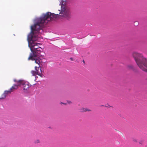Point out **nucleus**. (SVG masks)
<instances>
[{
	"mask_svg": "<svg viewBox=\"0 0 147 147\" xmlns=\"http://www.w3.org/2000/svg\"><path fill=\"white\" fill-rule=\"evenodd\" d=\"M48 16H47L45 19L43 20L36 18L34 21V25L31 26V31L28 37V46L31 51L28 59L29 60H34L39 58L38 57V54L41 53L42 49L38 46L39 43H35L34 41L37 40V34L40 33L39 31L43 26L44 22H47L46 20H47Z\"/></svg>",
	"mask_w": 147,
	"mask_h": 147,
	"instance_id": "obj_1",
	"label": "nucleus"
},
{
	"mask_svg": "<svg viewBox=\"0 0 147 147\" xmlns=\"http://www.w3.org/2000/svg\"><path fill=\"white\" fill-rule=\"evenodd\" d=\"M59 15L57 14H55L54 13H52L50 12H47L46 13H43L41 16L39 18H37L38 19H41L42 20L45 19L47 16L48 17L47 19V22H44L45 24H47L48 21L52 20L53 18H57V17L61 16L65 18L67 20H69L71 18V12L70 9L68 7H65L61 9L60 11L59 10Z\"/></svg>",
	"mask_w": 147,
	"mask_h": 147,
	"instance_id": "obj_2",
	"label": "nucleus"
},
{
	"mask_svg": "<svg viewBox=\"0 0 147 147\" xmlns=\"http://www.w3.org/2000/svg\"><path fill=\"white\" fill-rule=\"evenodd\" d=\"M132 55L139 67L147 72V59L144 58L142 54L136 52H133Z\"/></svg>",
	"mask_w": 147,
	"mask_h": 147,
	"instance_id": "obj_3",
	"label": "nucleus"
},
{
	"mask_svg": "<svg viewBox=\"0 0 147 147\" xmlns=\"http://www.w3.org/2000/svg\"><path fill=\"white\" fill-rule=\"evenodd\" d=\"M14 81L17 84H18V85H20V86L21 85L23 86V88L24 90H27V89L30 86L28 82H25L23 80H17L16 79L14 80Z\"/></svg>",
	"mask_w": 147,
	"mask_h": 147,
	"instance_id": "obj_4",
	"label": "nucleus"
},
{
	"mask_svg": "<svg viewBox=\"0 0 147 147\" xmlns=\"http://www.w3.org/2000/svg\"><path fill=\"white\" fill-rule=\"evenodd\" d=\"M35 59L34 60H31L32 61H35V62L37 64V65L35 66V69L36 70V71H38V72H39L38 70L39 69V68L40 67V64L41 62V59L40 58H35V59Z\"/></svg>",
	"mask_w": 147,
	"mask_h": 147,
	"instance_id": "obj_5",
	"label": "nucleus"
},
{
	"mask_svg": "<svg viewBox=\"0 0 147 147\" xmlns=\"http://www.w3.org/2000/svg\"><path fill=\"white\" fill-rule=\"evenodd\" d=\"M11 92L9 89L8 90H5L4 91V93L2 94L1 97L0 98L4 99L5 98L8 94H10Z\"/></svg>",
	"mask_w": 147,
	"mask_h": 147,
	"instance_id": "obj_6",
	"label": "nucleus"
},
{
	"mask_svg": "<svg viewBox=\"0 0 147 147\" xmlns=\"http://www.w3.org/2000/svg\"><path fill=\"white\" fill-rule=\"evenodd\" d=\"M19 86H20V85H18V84H17V85L15 84H13V86L10 88L9 90L11 91L12 92L14 90L17 89Z\"/></svg>",
	"mask_w": 147,
	"mask_h": 147,
	"instance_id": "obj_7",
	"label": "nucleus"
},
{
	"mask_svg": "<svg viewBox=\"0 0 147 147\" xmlns=\"http://www.w3.org/2000/svg\"><path fill=\"white\" fill-rule=\"evenodd\" d=\"M80 111L81 112H86L87 111H91L92 110L87 108H82L80 109Z\"/></svg>",
	"mask_w": 147,
	"mask_h": 147,
	"instance_id": "obj_8",
	"label": "nucleus"
},
{
	"mask_svg": "<svg viewBox=\"0 0 147 147\" xmlns=\"http://www.w3.org/2000/svg\"><path fill=\"white\" fill-rule=\"evenodd\" d=\"M31 73L32 74V75L34 76H36L37 75H39L40 73L39 72L32 70L31 71Z\"/></svg>",
	"mask_w": 147,
	"mask_h": 147,
	"instance_id": "obj_9",
	"label": "nucleus"
},
{
	"mask_svg": "<svg viewBox=\"0 0 147 147\" xmlns=\"http://www.w3.org/2000/svg\"><path fill=\"white\" fill-rule=\"evenodd\" d=\"M127 67L128 69H133V65H127Z\"/></svg>",
	"mask_w": 147,
	"mask_h": 147,
	"instance_id": "obj_10",
	"label": "nucleus"
},
{
	"mask_svg": "<svg viewBox=\"0 0 147 147\" xmlns=\"http://www.w3.org/2000/svg\"><path fill=\"white\" fill-rule=\"evenodd\" d=\"M138 25V23L137 22H135L134 23V25L135 26H137Z\"/></svg>",
	"mask_w": 147,
	"mask_h": 147,
	"instance_id": "obj_11",
	"label": "nucleus"
},
{
	"mask_svg": "<svg viewBox=\"0 0 147 147\" xmlns=\"http://www.w3.org/2000/svg\"><path fill=\"white\" fill-rule=\"evenodd\" d=\"M133 141L135 142H137V140L136 138H133Z\"/></svg>",
	"mask_w": 147,
	"mask_h": 147,
	"instance_id": "obj_12",
	"label": "nucleus"
},
{
	"mask_svg": "<svg viewBox=\"0 0 147 147\" xmlns=\"http://www.w3.org/2000/svg\"><path fill=\"white\" fill-rule=\"evenodd\" d=\"M40 142L39 140H36L35 141V143H38Z\"/></svg>",
	"mask_w": 147,
	"mask_h": 147,
	"instance_id": "obj_13",
	"label": "nucleus"
},
{
	"mask_svg": "<svg viewBox=\"0 0 147 147\" xmlns=\"http://www.w3.org/2000/svg\"><path fill=\"white\" fill-rule=\"evenodd\" d=\"M67 103L69 104H70L72 103L70 101H67Z\"/></svg>",
	"mask_w": 147,
	"mask_h": 147,
	"instance_id": "obj_14",
	"label": "nucleus"
},
{
	"mask_svg": "<svg viewBox=\"0 0 147 147\" xmlns=\"http://www.w3.org/2000/svg\"><path fill=\"white\" fill-rule=\"evenodd\" d=\"M139 143L140 144H142L143 143V141H140Z\"/></svg>",
	"mask_w": 147,
	"mask_h": 147,
	"instance_id": "obj_15",
	"label": "nucleus"
},
{
	"mask_svg": "<svg viewBox=\"0 0 147 147\" xmlns=\"http://www.w3.org/2000/svg\"><path fill=\"white\" fill-rule=\"evenodd\" d=\"M61 104H64V105H67V104H66V103H63V102H61Z\"/></svg>",
	"mask_w": 147,
	"mask_h": 147,
	"instance_id": "obj_16",
	"label": "nucleus"
},
{
	"mask_svg": "<svg viewBox=\"0 0 147 147\" xmlns=\"http://www.w3.org/2000/svg\"><path fill=\"white\" fill-rule=\"evenodd\" d=\"M70 59L71 61H73V59L72 58H70Z\"/></svg>",
	"mask_w": 147,
	"mask_h": 147,
	"instance_id": "obj_17",
	"label": "nucleus"
},
{
	"mask_svg": "<svg viewBox=\"0 0 147 147\" xmlns=\"http://www.w3.org/2000/svg\"><path fill=\"white\" fill-rule=\"evenodd\" d=\"M83 61V62H84H84H84V60Z\"/></svg>",
	"mask_w": 147,
	"mask_h": 147,
	"instance_id": "obj_18",
	"label": "nucleus"
}]
</instances>
